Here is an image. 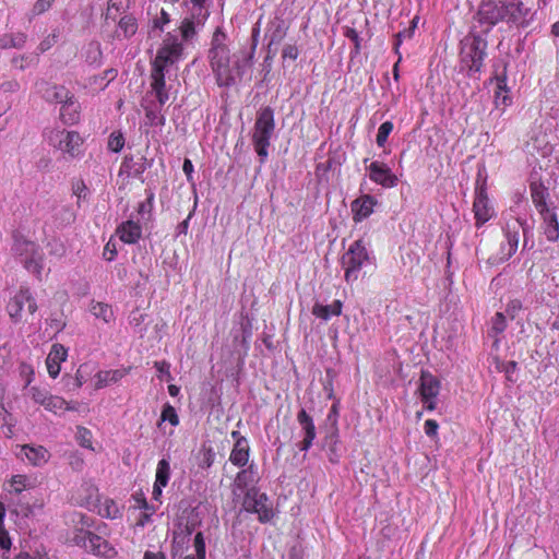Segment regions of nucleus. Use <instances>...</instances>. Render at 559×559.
Listing matches in <instances>:
<instances>
[{"label": "nucleus", "instance_id": "f257e3e1", "mask_svg": "<svg viewBox=\"0 0 559 559\" xmlns=\"http://www.w3.org/2000/svg\"><path fill=\"white\" fill-rule=\"evenodd\" d=\"M209 60L216 83L218 86L225 87L234 85L251 66V60L246 55L230 56V50L226 45V34L221 28L213 34Z\"/></svg>", "mask_w": 559, "mask_h": 559}, {"label": "nucleus", "instance_id": "f03ea898", "mask_svg": "<svg viewBox=\"0 0 559 559\" xmlns=\"http://www.w3.org/2000/svg\"><path fill=\"white\" fill-rule=\"evenodd\" d=\"M275 129L274 112L270 107L259 110L253 132L252 144L255 153L260 157V162L264 163L269 156V146Z\"/></svg>", "mask_w": 559, "mask_h": 559}, {"label": "nucleus", "instance_id": "7ed1b4c3", "mask_svg": "<svg viewBox=\"0 0 559 559\" xmlns=\"http://www.w3.org/2000/svg\"><path fill=\"white\" fill-rule=\"evenodd\" d=\"M369 260L370 257L365 242L361 239L354 241L341 259L346 283L353 284L358 281L361 269Z\"/></svg>", "mask_w": 559, "mask_h": 559}, {"label": "nucleus", "instance_id": "20e7f679", "mask_svg": "<svg viewBox=\"0 0 559 559\" xmlns=\"http://www.w3.org/2000/svg\"><path fill=\"white\" fill-rule=\"evenodd\" d=\"M12 250L24 267L40 280L44 271V254L39 247L33 241L16 237Z\"/></svg>", "mask_w": 559, "mask_h": 559}, {"label": "nucleus", "instance_id": "39448f33", "mask_svg": "<svg viewBox=\"0 0 559 559\" xmlns=\"http://www.w3.org/2000/svg\"><path fill=\"white\" fill-rule=\"evenodd\" d=\"M47 143L60 151L63 154H67L71 157H78L81 155L83 139L76 131H69L61 128H55L47 130L44 134Z\"/></svg>", "mask_w": 559, "mask_h": 559}, {"label": "nucleus", "instance_id": "423d86ee", "mask_svg": "<svg viewBox=\"0 0 559 559\" xmlns=\"http://www.w3.org/2000/svg\"><path fill=\"white\" fill-rule=\"evenodd\" d=\"M486 41L476 35L467 36L461 41V64L462 69L479 71L485 56Z\"/></svg>", "mask_w": 559, "mask_h": 559}, {"label": "nucleus", "instance_id": "0eeeda50", "mask_svg": "<svg viewBox=\"0 0 559 559\" xmlns=\"http://www.w3.org/2000/svg\"><path fill=\"white\" fill-rule=\"evenodd\" d=\"M44 97L48 102L62 104L60 116L66 122L73 123L76 121L79 104L64 86L52 85L47 87Z\"/></svg>", "mask_w": 559, "mask_h": 559}, {"label": "nucleus", "instance_id": "6e6552de", "mask_svg": "<svg viewBox=\"0 0 559 559\" xmlns=\"http://www.w3.org/2000/svg\"><path fill=\"white\" fill-rule=\"evenodd\" d=\"M182 55L183 47L178 37L173 34H167L157 50L152 70H160V72L165 73L166 68L178 62L182 58Z\"/></svg>", "mask_w": 559, "mask_h": 559}, {"label": "nucleus", "instance_id": "1a4fd4ad", "mask_svg": "<svg viewBox=\"0 0 559 559\" xmlns=\"http://www.w3.org/2000/svg\"><path fill=\"white\" fill-rule=\"evenodd\" d=\"M7 311L14 322L23 319L24 312L34 314L37 311V302L32 292L27 287H21L12 296L7 305Z\"/></svg>", "mask_w": 559, "mask_h": 559}, {"label": "nucleus", "instance_id": "9d476101", "mask_svg": "<svg viewBox=\"0 0 559 559\" xmlns=\"http://www.w3.org/2000/svg\"><path fill=\"white\" fill-rule=\"evenodd\" d=\"M73 542L96 556L110 558L116 554L115 548L106 539L88 531H78Z\"/></svg>", "mask_w": 559, "mask_h": 559}, {"label": "nucleus", "instance_id": "9b49d317", "mask_svg": "<svg viewBox=\"0 0 559 559\" xmlns=\"http://www.w3.org/2000/svg\"><path fill=\"white\" fill-rule=\"evenodd\" d=\"M243 508L248 512L257 513L260 522H269L274 513L272 507L269 504V499L265 493L259 492L257 489H249L243 498Z\"/></svg>", "mask_w": 559, "mask_h": 559}, {"label": "nucleus", "instance_id": "f8f14e48", "mask_svg": "<svg viewBox=\"0 0 559 559\" xmlns=\"http://www.w3.org/2000/svg\"><path fill=\"white\" fill-rule=\"evenodd\" d=\"M439 391V380L429 372H423L417 393L425 408L428 411L436 408Z\"/></svg>", "mask_w": 559, "mask_h": 559}, {"label": "nucleus", "instance_id": "ddd939ff", "mask_svg": "<svg viewBox=\"0 0 559 559\" xmlns=\"http://www.w3.org/2000/svg\"><path fill=\"white\" fill-rule=\"evenodd\" d=\"M508 13L507 2L496 0H483L477 16L480 23L492 26L499 22L506 21Z\"/></svg>", "mask_w": 559, "mask_h": 559}, {"label": "nucleus", "instance_id": "4468645a", "mask_svg": "<svg viewBox=\"0 0 559 559\" xmlns=\"http://www.w3.org/2000/svg\"><path fill=\"white\" fill-rule=\"evenodd\" d=\"M15 455L22 462L34 467H41L47 464L51 457L50 452L43 445L22 444L15 447Z\"/></svg>", "mask_w": 559, "mask_h": 559}, {"label": "nucleus", "instance_id": "2eb2a0df", "mask_svg": "<svg viewBox=\"0 0 559 559\" xmlns=\"http://www.w3.org/2000/svg\"><path fill=\"white\" fill-rule=\"evenodd\" d=\"M367 170L370 180L377 185L384 188H393L397 185V177L384 163L374 160L367 167Z\"/></svg>", "mask_w": 559, "mask_h": 559}, {"label": "nucleus", "instance_id": "dca6fc26", "mask_svg": "<svg viewBox=\"0 0 559 559\" xmlns=\"http://www.w3.org/2000/svg\"><path fill=\"white\" fill-rule=\"evenodd\" d=\"M526 227L524 223L519 218L509 221L506 225L504 235L508 240L509 250L507 258H511L518 250L521 236L525 238Z\"/></svg>", "mask_w": 559, "mask_h": 559}, {"label": "nucleus", "instance_id": "f3484780", "mask_svg": "<svg viewBox=\"0 0 559 559\" xmlns=\"http://www.w3.org/2000/svg\"><path fill=\"white\" fill-rule=\"evenodd\" d=\"M231 437L235 440V444L230 452L229 461L235 466L243 467L248 463L250 456L248 440L240 436L239 431H233Z\"/></svg>", "mask_w": 559, "mask_h": 559}, {"label": "nucleus", "instance_id": "a211bd4d", "mask_svg": "<svg viewBox=\"0 0 559 559\" xmlns=\"http://www.w3.org/2000/svg\"><path fill=\"white\" fill-rule=\"evenodd\" d=\"M378 201L370 194H364L352 202L350 210L355 223L368 218L374 211Z\"/></svg>", "mask_w": 559, "mask_h": 559}, {"label": "nucleus", "instance_id": "6ab92c4d", "mask_svg": "<svg viewBox=\"0 0 559 559\" xmlns=\"http://www.w3.org/2000/svg\"><path fill=\"white\" fill-rule=\"evenodd\" d=\"M151 78L152 91L147 93L146 98L148 99L150 96H154L156 102L153 103L163 107L169 99V95L166 90L165 73L160 72V70H152Z\"/></svg>", "mask_w": 559, "mask_h": 559}, {"label": "nucleus", "instance_id": "aec40b11", "mask_svg": "<svg viewBox=\"0 0 559 559\" xmlns=\"http://www.w3.org/2000/svg\"><path fill=\"white\" fill-rule=\"evenodd\" d=\"M68 349L61 344H53L46 359L47 371L51 378H57L61 370V362L66 361Z\"/></svg>", "mask_w": 559, "mask_h": 559}, {"label": "nucleus", "instance_id": "412c9836", "mask_svg": "<svg viewBox=\"0 0 559 559\" xmlns=\"http://www.w3.org/2000/svg\"><path fill=\"white\" fill-rule=\"evenodd\" d=\"M297 420L304 433L300 450L308 451L316 438V426L312 418L307 414L305 409H301L298 413Z\"/></svg>", "mask_w": 559, "mask_h": 559}, {"label": "nucleus", "instance_id": "4be33fe9", "mask_svg": "<svg viewBox=\"0 0 559 559\" xmlns=\"http://www.w3.org/2000/svg\"><path fill=\"white\" fill-rule=\"evenodd\" d=\"M98 499V488L93 483L85 481L81 485L76 496V502L80 506L88 510H94L96 509Z\"/></svg>", "mask_w": 559, "mask_h": 559}, {"label": "nucleus", "instance_id": "5701e85b", "mask_svg": "<svg viewBox=\"0 0 559 559\" xmlns=\"http://www.w3.org/2000/svg\"><path fill=\"white\" fill-rule=\"evenodd\" d=\"M35 479L25 474H16L11 476L4 484V490L11 495H20L23 491L35 488Z\"/></svg>", "mask_w": 559, "mask_h": 559}, {"label": "nucleus", "instance_id": "b1692460", "mask_svg": "<svg viewBox=\"0 0 559 559\" xmlns=\"http://www.w3.org/2000/svg\"><path fill=\"white\" fill-rule=\"evenodd\" d=\"M116 233L122 242L131 245L141 238L142 227L138 222L129 219L120 224Z\"/></svg>", "mask_w": 559, "mask_h": 559}, {"label": "nucleus", "instance_id": "393cba45", "mask_svg": "<svg viewBox=\"0 0 559 559\" xmlns=\"http://www.w3.org/2000/svg\"><path fill=\"white\" fill-rule=\"evenodd\" d=\"M508 13L506 16V22L515 24L518 26H526L527 25V15L530 14V9L525 8L523 2H507Z\"/></svg>", "mask_w": 559, "mask_h": 559}, {"label": "nucleus", "instance_id": "a878e982", "mask_svg": "<svg viewBox=\"0 0 559 559\" xmlns=\"http://www.w3.org/2000/svg\"><path fill=\"white\" fill-rule=\"evenodd\" d=\"M129 373V369L102 370L94 377L95 389H103L109 384L117 383Z\"/></svg>", "mask_w": 559, "mask_h": 559}, {"label": "nucleus", "instance_id": "bb28decb", "mask_svg": "<svg viewBox=\"0 0 559 559\" xmlns=\"http://www.w3.org/2000/svg\"><path fill=\"white\" fill-rule=\"evenodd\" d=\"M544 222V233L549 241L559 239V223L554 209L539 213Z\"/></svg>", "mask_w": 559, "mask_h": 559}, {"label": "nucleus", "instance_id": "cd10ccee", "mask_svg": "<svg viewBox=\"0 0 559 559\" xmlns=\"http://www.w3.org/2000/svg\"><path fill=\"white\" fill-rule=\"evenodd\" d=\"M343 304L341 300H334L330 305L316 302L312 307V314L323 321L330 320L332 317H338L342 313Z\"/></svg>", "mask_w": 559, "mask_h": 559}, {"label": "nucleus", "instance_id": "c85d7f7f", "mask_svg": "<svg viewBox=\"0 0 559 559\" xmlns=\"http://www.w3.org/2000/svg\"><path fill=\"white\" fill-rule=\"evenodd\" d=\"M147 124L152 127H162L165 124V117L162 114V107L145 98L142 103Z\"/></svg>", "mask_w": 559, "mask_h": 559}, {"label": "nucleus", "instance_id": "c756f323", "mask_svg": "<svg viewBox=\"0 0 559 559\" xmlns=\"http://www.w3.org/2000/svg\"><path fill=\"white\" fill-rule=\"evenodd\" d=\"M531 197L539 213L549 210L547 199L549 198L548 189L540 182L531 183Z\"/></svg>", "mask_w": 559, "mask_h": 559}, {"label": "nucleus", "instance_id": "7c9ffc66", "mask_svg": "<svg viewBox=\"0 0 559 559\" xmlns=\"http://www.w3.org/2000/svg\"><path fill=\"white\" fill-rule=\"evenodd\" d=\"M96 511L100 516L107 519H118L121 515V511L116 501L109 498L98 499Z\"/></svg>", "mask_w": 559, "mask_h": 559}, {"label": "nucleus", "instance_id": "2f4dec72", "mask_svg": "<svg viewBox=\"0 0 559 559\" xmlns=\"http://www.w3.org/2000/svg\"><path fill=\"white\" fill-rule=\"evenodd\" d=\"M90 312L96 318L103 320L105 323H110L115 320V314L108 304L100 301H92L90 305Z\"/></svg>", "mask_w": 559, "mask_h": 559}, {"label": "nucleus", "instance_id": "473e14b6", "mask_svg": "<svg viewBox=\"0 0 559 559\" xmlns=\"http://www.w3.org/2000/svg\"><path fill=\"white\" fill-rule=\"evenodd\" d=\"M475 217L479 223H485L490 217V209L488 207V199L480 191L474 201Z\"/></svg>", "mask_w": 559, "mask_h": 559}, {"label": "nucleus", "instance_id": "72a5a7b5", "mask_svg": "<svg viewBox=\"0 0 559 559\" xmlns=\"http://www.w3.org/2000/svg\"><path fill=\"white\" fill-rule=\"evenodd\" d=\"M45 409L51 412L56 415H60L66 411H73L74 407L71 406L69 402L64 399L56 395H50L47 402L44 405Z\"/></svg>", "mask_w": 559, "mask_h": 559}, {"label": "nucleus", "instance_id": "f704fd0d", "mask_svg": "<svg viewBox=\"0 0 559 559\" xmlns=\"http://www.w3.org/2000/svg\"><path fill=\"white\" fill-rule=\"evenodd\" d=\"M138 31V22L136 19L131 15H124L120 19L118 24L117 34L118 36H123L124 38H129L133 36Z\"/></svg>", "mask_w": 559, "mask_h": 559}, {"label": "nucleus", "instance_id": "c9c22d12", "mask_svg": "<svg viewBox=\"0 0 559 559\" xmlns=\"http://www.w3.org/2000/svg\"><path fill=\"white\" fill-rule=\"evenodd\" d=\"M26 41L24 33L5 34L0 37V49L22 48Z\"/></svg>", "mask_w": 559, "mask_h": 559}, {"label": "nucleus", "instance_id": "e433bc0d", "mask_svg": "<svg viewBox=\"0 0 559 559\" xmlns=\"http://www.w3.org/2000/svg\"><path fill=\"white\" fill-rule=\"evenodd\" d=\"M170 463L168 459L158 461L155 473V483L162 486H167L170 478Z\"/></svg>", "mask_w": 559, "mask_h": 559}, {"label": "nucleus", "instance_id": "4c0bfd02", "mask_svg": "<svg viewBox=\"0 0 559 559\" xmlns=\"http://www.w3.org/2000/svg\"><path fill=\"white\" fill-rule=\"evenodd\" d=\"M83 57L88 64H99L102 60V49L99 43L92 41L87 44L84 48Z\"/></svg>", "mask_w": 559, "mask_h": 559}, {"label": "nucleus", "instance_id": "58836bf2", "mask_svg": "<svg viewBox=\"0 0 559 559\" xmlns=\"http://www.w3.org/2000/svg\"><path fill=\"white\" fill-rule=\"evenodd\" d=\"M165 421H168L174 427L179 425V416L176 408L169 403L164 404L160 414V423L158 425L160 426V424Z\"/></svg>", "mask_w": 559, "mask_h": 559}, {"label": "nucleus", "instance_id": "ea45409f", "mask_svg": "<svg viewBox=\"0 0 559 559\" xmlns=\"http://www.w3.org/2000/svg\"><path fill=\"white\" fill-rule=\"evenodd\" d=\"M27 394L32 397V400L44 406L49 396L51 395L46 389H41L39 386H31L27 390Z\"/></svg>", "mask_w": 559, "mask_h": 559}, {"label": "nucleus", "instance_id": "a19ab883", "mask_svg": "<svg viewBox=\"0 0 559 559\" xmlns=\"http://www.w3.org/2000/svg\"><path fill=\"white\" fill-rule=\"evenodd\" d=\"M507 328L506 317L501 312H497L491 321V329L489 336L496 337L499 333H502Z\"/></svg>", "mask_w": 559, "mask_h": 559}, {"label": "nucleus", "instance_id": "79ce46f5", "mask_svg": "<svg viewBox=\"0 0 559 559\" xmlns=\"http://www.w3.org/2000/svg\"><path fill=\"white\" fill-rule=\"evenodd\" d=\"M251 472L248 469L240 471L234 480V493L237 495V490H243L248 483L251 481Z\"/></svg>", "mask_w": 559, "mask_h": 559}, {"label": "nucleus", "instance_id": "37998d69", "mask_svg": "<svg viewBox=\"0 0 559 559\" xmlns=\"http://www.w3.org/2000/svg\"><path fill=\"white\" fill-rule=\"evenodd\" d=\"M393 130V123L391 121H385L383 122L379 129H378V133H377V144L379 146H384L390 133L392 132Z\"/></svg>", "mask_w": 559, "mask_h": 559}, {"label": "nucleus", "instance_id": "c03bdc74", "mask_svg": "<svg viewBox=\"0 0 559 559\" xmlns=\"http://www.w3.org/2000/svg\"><path fill=\"white\" fill-rule=\"evenodd\" d=\"M128 0H109L108 1V8L106 12V19H114L116 17V13L120 12L121 10H124L127 8Z\"/></svg>", "mask_w": 559, "mask_h": 559}, {"label": "nucleus", "instance_id": "a18cd8bd", "mask_svg": "<svg viewBox=\"0 0 559 559\" xmlns=\"http://www.w3.org/2000/svg\"><path fill=\"white\" fill-rule=\"evenodd\" d=\"M124 145V138L121 132H112L108 139V148L111 152L118 153Z\"/></svg>", "mask_w": 559, "mask_h": 559}, {"label": "nucleus", "instance_id": "49530a36", "mask_svg": "<svg viewBox=\"0 0 559 559\" xmlns=\"http://www.w3.org/2000/svg\"><path fill=\"white\" fill-rule=\"evenodd\" d=\"M180 33L185 40L191 39L195 34V26L193 21L185 19L180 25Z\"/></svg>", "mask_w": 559, "mask_h": 559}, {"label": "nucleus", "instance_id": "de8ad7c7", "mask_svg": "<svg viewBox=\"0 0 559 559\" xmlns=\"http://www.w3.org/2000/svg\"><path fill=\"white\" fill-rule=\"evenodd\" d=\"M53 1L55 0H37L31 11V16L34 17L45 13L51 8Z\"/></svg>", "mask_w": 559, "mask_h": 559}, {"label": "nucleus", "instance_id": "09e8293b", "mask_svg": "<svg viewBox=\"0 0 559 559\" xmlns=\"http://www.w3.org/2000/svg\"><path fill=\"white\" fill-rule=\"evenodd\" d=\"M76 439L82 447L86 449H93L92 435L91 431L86 428H79Z\"/></svg>", "mask_w": 559, "mask_h": 559}, {"label": "nucleus", "instance_id": "8fccbe9b", "mask_svg": "<svg viewBox=\"0 0 559 559\" xmlns=\"http://www.w3.org/2000/svg\"><path fill=\"white\" fill-rule=\"evenodd\" d=\"M194 549L195 556H198L199 559H205V542L201 532L197 533L194 536Z\"/></svg>", "mask_w": 559, "mask_h": 559}, {"label": "nucleus", "instance_id": "3c124183", "mask_svg": "<svg viewBox=\"0 0 559 559\" xmlns=\"http://www.w3.org/2000/svg\"><path fill=\"white\" fill-rule=\"evenodd\" d=\"M155 367L157 369V372H158V378L160 379H166V380H171V374H170V370H169V364H167L166 361H157L155 362Z\"/></svg>", "mask_w": 559, "mask_h": 559}, {"label": "nucleus", "instance_id": "603ef678", "mask_svg": "<svg viewBox=\"0 0 559 559\" xmlns=\"http://www.w3.org/2000/svg\"><path fill=\"white\" fill-rule=\"evenodd\" d=\"M0 547L9 550L11 547V539L9 533L4 528V524L0 525Z\"/></svg>", "mask_w": 559, "mask_h": 559}, {"label": "nucleus", "instance_id": "864d4df0", "mask_svg": "<svg viewBox=\"0 0 559 559\" xmlns=\"http://www.w3.org/2000/svg\"><path fill=\"white\" fill-rule=\"evenodd\" d=\"M169 22H170L169 14L164 9H162L160 10V16L156 17L153 23H154V27L155 28L163 29L164 26L166 24H168Z\"/></svg>", "mask_w": 559, "mask_h": 559}, {"label": "nucleus", "instance_id": "5fc2aeb1", "mask_svg": "<svg viewBox=\"0 0 559 559\" xmlns=\"http://www.w3.org/2000/svg\"><path fill=\"white\" fill-rule=\"evenodd\" d=\"M57 41V36L55 34L48 35L38 46L40 52H45L49 48H51Z\"/></svg>", "mask_w": 559, "mask_h": 559}, {"label": "nucleus", "instance_id": "6e6d98bb", "mask_svg": "<svg viewBox=\"0 0 559 559\" xmlns=\"http://www.w3.org/2000/svg\"><path fill=\"white\" fill-rule=\"evenodd\" d=\"M22 374H26V384L28 385L33 381L34 369L28 364H22L20 366Z\"/></svg>", "mask_w": 559, "mask_h": 559}, {"label": "nucleus", "instance_id": "4d7b16f0", "mask_svg": "<svg viewBox=\"0 0 559 559\" xmlns=\"http://www.w3.org/2000/svg\"><path fill=\"white\" fill-rule=\"evenodd\" d=\"M438 424L436 420L428 419L425 423V432L429 437H433L437 433Z\"/></svg>", "mask_w": 559, "mask_h": 559}, {"label": "nucleus", "instance_id": "13d9d810", "mask_svg": "<svg viewBox=\"0 0 559 559\" xmlns=\"http://www.w3.org/2000/svg\"><path fill=\"white\" fill-rule=\"evenodd\" d=\"M132 499L134 501L133 508L141 509L142 506H146V498L142 491L135 492L132 496Z\"/></svg>", "mask_w": 559, "mask_h": 559}, {"label": "nucleus", "instance_id": "bf43d9fd", "mask_svg": "<svg viewBox=\"0 0 559 559\" xmlns=\"http://www.w3.org/2000/svg\"><path fill=\"white\" fill-rule=\"evenodd\" d=\"M182 170L187 176L188 181L192 180V174H193V164L190 159L186 158L182 165Z\"/></svg>", "mask_w": 559, "mask_h": 559}, {"label": "nucleus", "instance_id": "052dcab7", "mask_svg": "<svg viewBox=\"0 0 559 559\" xmlns=\"http://www.w3.org/2000/svg\"><path fill=\"white\" fill-rule=\"evenodd\" d=\"M165 487L166 486H162V485H158V484L154 483L153 491H152L153 500H155L158 503H160V497H162V493H163V488H165Z\"/></svg>", "mask_w": 559, "mask_h": 559}, {"label": "nucleus", "instance_id": "680f3d73", "mask_svg": "<svg viewBox=\"0 0 559 559\" xmlns=\"http://www.w3.org/2000/svg\"><path fill=\"white\" fill-rule=\"evenodd\" d=\"M15 559H50L46 554H37L36 556L23 552L16 556Z\"/></svg>", "mask_w": 559, "mask_h": 559}, {"label": "nucleus", "instance_id": "e2e57ef3", "mask_svg": "<svg viewBox=\"0 0 559 559\" xmlns=\"http://www.w3.org/2000/svg\"><path fill=\"white\" fill-rule=\"evenodd\" d=\"M283 56L290 59H296L298 57V50L296 47L288 46L283 50Z\"/></svg>", "mask_w": 559, "mask_h": 559}, {"label": "nucleus", "instance_id": "0e129e2a", "mask_svg": "<svg viewBox=\"0 0 559 559\" xmlns=\"http://www.w3.org/2000/svg\"><path fill=\"white\" fill-rule=\"evenodd\" d=\"M345 35H346V37H348L349 39H352L355 43L356 48L359 47V36L355 29L348 28L346 31Z\"/></svg>", "mask_w": 559, "mask_h": 559}, {"label": "nucleus", "instance_id": "69168bd1", "mask_svg": "<svg viewBox=\"0 0 559 559\" xmlns=\"http://www.w3.org/2000/svg\"><path fill=\"white\" fill-rule=\"evenodd\" d=\"M104 255L106 257V259L108 261H111L115 258L116 251H115V249H110V242H108L105 246Z\"/></svg>", "mask_w": 559, "mask_h": 559}, {"label": "nucleus", "instance_id": "338daca9", "mask_svg": "<svg viewBox=\"0 0 559 559\" xmlns=\"http://www.w3.org/2000/svg\"><path fill=\"white\" fill-rule=\"evenodd\" d=\"M516 362L515 361H509L504 366V372L507 374L508 379H511L510 374L515 370Z\"/></svg>", "mask_w": 559, "mask_h": 559}, {"label": "nucleus", "instance_id": "774afa93", "mask_svg": "<svg viewBox=\"0 0 559 559\" xmlns=\"http://www.w3.org/2000/svg\"><path fill=\"white\" fill-rule=\"evenodd\" d=\"M144 559H166V558L163 552L146 551L144 554Z\"/></svg>", "mask_w": 559, "mask_h": 559}]
</instances>
